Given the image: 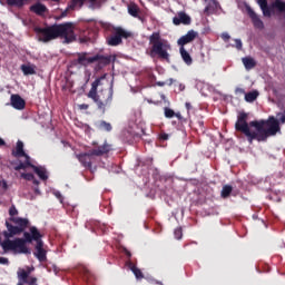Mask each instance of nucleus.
<instances>
[{
    "label": "nucleus",
    "mask_w": 285,
    "mask_h": 285,
    "mask_svg": "<svg viewBox=\"0 0 285 285\" xmlns=\"http://www.w3.org/2000/svg\"><path fill=\"white\" fill-rule=\"evenodd\" d=\"M235 130L244 135L248 144H253V141H266L268 137H275L282 131V127L275 116H269L267 120L248 122V114L240 112L235 122Z\"/></svg>",
    "instance_id": "f257e3e1"
},
{
    "label": "nucleus",
    "mask_w": 285,
    "mask_h": 285,
    "mask_svg": "<svg viewBox=\"0 0 285 285\" xmlns=\"http://www.w3.org/2000/svg\"><path fill=\"white\" fill-rule=\"evenodd\" d=\"M29 232L23 233L24 238H16L13 240L6 239L1 243V246L4 250V253H8V250H14L16 253H21L23 255H30V249L26 244H32V242H36V252L35 256L40 262H46L48 259L47 252L43 249V240H41V233L36 226H32L29 228Z\"/></svg>",
    "instance_id": "f03ea898"
},
{
    "label": "nucleus",
    "mask_w": 285,
    "mask_h": 285,
    "mask_svg": "<svg viewBox=\"0 0 285 285\" xmlns=\"http://www.w3.org/2000/svg\"><path fill=\"white\" fill-rule=\"evenodd\" d=\"M39 36V41L48 43L53 39H65V43H72L77 41V36L75 35V26L71 22H66L61 24H53L46 28L36 29Z\"/></svg>",
    "instance_id": "7ed1b4c3"
},
{
    "label": "nucleus",
    "mask_w": 285,
    "mask_h": 285,
    "mask_svg": "<svg viewBox=\"0 0 285 285\" xmlns=\"http://www.w3.org/2000/svg\"><path fill=\"white\" fill-rule=\"evenodd\" d=\"M104 79H106V76L96 78L87 94L88 99L94 100V104H96L98 110L102 111V115L106 114V108H110V106H112V97L115 95L112 86L110 88L99 90V86H101V81H104Z\"/></svg>",
    "instance_id": "20e7f679"
},
{
    "label": "nucleus",
    "mask_w": 285,
    "mask_h": 285,
    "mask_svg": "<svg viewBox=\"0 0 285 285\" xmlns=\"http://www.w3.org/2000/svg\"><path fill=\"white\" fill-rule=\"evenodd\" d=\"M149 43L151 46L150 55L157 56L158 59H164V61H170V53L169 50H173L170 42L165 39H161V35L159 32H154L149 37Z\"/></svg>",
    "instance_id": "39448f33"
},
{
    "label": "nucleus",
    "mask_w": 285,
    "mask_h": 285,
    "mask_svg": "<svg viewBox=\"0 0 285 285\" xmlns=\"http://www.w3.org/2000/svg\"><path fill=\"white\" fill-rule=\"evenodd\" d=\"M77 57L78 66H83V68H88L90 63H96V61L100 68H106V66H110V63L115 61V57L104 56L101 53H98L94 57H88V52H79L77 53Z\"/></svg>",
    "instance_id": "423d86ee"
},
{
    "label": "nucleus",
    "mask_w": 285,
    "mask_h": 285,
    "mask_svg": "<svg viewBox=\"0 0 285 285\" xmlns=\"http://www.w3.org/2000/svg\"><path fill=\"white\" fill-rule=\"evenodd\" d=\"M132 32L122 27H114L111 36L107 38L108 46L117 47L124 43V39H131Z\"/></svg>",
    "instance_id": "0eeeda50"
},
{
    "label": "nucleus",
    "mask_w": 285,
    "mask_h": 285,
    "mask_svg": "<svg viewBox=\"0 0 285 285\" xmlns=\"http://www.w3.org/2000/svg\"><path fill=\"white\" fill-rule=\"evenodd\" d=\"M95 157L96 156L91 149L87 153L77 155V159L80 161V164L83 166V168H88V170H90V168H92V160L95 159Z\"/></svg>",
    "instance_id": "6e6552de"
},
{
    "label": "nucleus",
    "mask_w": 285,
    "mask_h": 285,
    "mask_svg": "<svg viewBox=\"0 0 285 285\" xmlns=\"http://www.w3.org/2000/svg\"><path fill=\"white\" fill-rule=\"evenodd\" d=\"M196 37H199V33L195 30H189L185 36L177 40V43L179 48H184L187 43H193Z\"/></svg>",
    "instance_id": "1a4fd4ad"
},
{
    "label": "nucleus",
    "mask_w": 285,
    "mask_h": 285,
    "mask_svg": "<svg viewBox=\"0 0 285 285\" xmlns=\"http://www.w3.org/2000/svg\"><path fill=\"white\" fill-rule=\"evenodd\" d=\"M173 23L174 26H181V23L183 26H190L191 19L186 12L180 11L177 17L173 18Z\"/></svg>",
    "instance_id": "9d476101"
},
{
    "label": "nucleus",
    "mask_w": 285,
    "mask_h": 285,
    "mask_svg": "<svg viewBox=\"0 0 285 285\" xmlns=\"http://www.w3.org/2000/svg\"><path fill=\"white\" fill-rule=\"evenodd\" d=\"M247 13L249 19H252L254 28H257L258 30H264V21H262L259 16H257L252 8L247 9Z\"/></svg>",
    "instance_id": "9b49d317"
},
{
    "label": "nucleus",
    "mask_w": 285,
    "mask_h": 285,
    "mask_svg": "<svg viewBox=\"0 0 285 285\" xmlns=\"http://www.w3.org/2000/svg\"><path fill=\"white\" fill-rule=\"evenodd\" d=\"M110 150H112V145L108 144L107 141H105L104 145L91 149L92 154L96 157H104V155H108V153H110Z\"/></svg>",
    "instance_id": "f8f14e48"
},
{
    "label": "nucleus",
    "mask_w": 285,
    "mask_h": 285,
    "mask_svg": "<svg viewBox=\"0 0 285 285\" xmlns=\"http://www.w3.org/2000/svg\"><path fill=\"white\" fill-rule=\"evenodd\" d=\"M11 106L16 110H23L26 108V100L19 96V94L11 95Z\"/></svg>",
    "instance_id": "ddd939ff"
},
{
    "label": "nucleus",
    "mask_w": 285,
    "mask_h": 285,
    "mask_svg": "<svg viewBox=\"0 0 285 285\" xmlns=\"http://www.w3.org/2000/svg\"><path fill=\"white\" fill-rule=\"evenodd\" d=\"M10 222H12L13 224H16V226H18V228L20 230H22V233L26 232V228H28V226H30V220L28 218H22V217H10Z\"/></svg>",
    "instance_id": "4468645a"
},
{
    "label": "nucleus",
    "mask_w": 285,
    "mask_h": 285,
    "mask_svg": "<svg viewBox=\"0 0 285 285\" xmlns=\"http://www.w3.org/2000/svg\"><path fill=\"white\" fill-rule=\"evenodd\" d=\"M30 11L35 12L38 17H43L48 12V7L41 2H37L30 7Z\"/></svg>",
    "instance_id": "2eb2a0df"
},
{
    "label": "nucleus",
    "mask_w": 285,
    "mask_h": 285,
    "mask_svg": "<svg viewBox=\"0 0 285 285\" xmlns=\"http://www.w3.org/2000/svg\"><path fill=\"white\" fill-rule=\"evenodd\" d=\"M6 227L8 233H4V237H14V235H21V233H23L17 225L13 226L9 222H6Z\"/></svg>",
    "instance_id": "dca6fc26"
},
{
    "label": "nucleus",
    "mask_w": 285,
    "mask_h": 285,
    "mask_svg": "<svg viewBox=\"0 0 285 285\" xmlns=\"http://www.w3.org/2000/svg\"><path fill=\"white\" fill-rule=\"evenodd\" d=\"M179 52L184 63H186V66H193V57L188 50H186V47H179Z\"/></svg>",
    "instance_id": "f3484780"
},
{
    "label": "nucleus",
    "mask_w": 285,
    "mask_h": 285,
    "mask_svg": "<svg viewBox=\"0 0 285 285\" xmlns=\"http://www.w3.org/2000/svg\"><path fill=\"white\" fill-rule=\"evenodd\" d=\"M31 168H32L33 173H36V175H38L39 179H41L42 181H48V171L46 170V168L37 167L35 165Z\"/></svg>",
    "instance_id": "a211bd4d"
},
{
    "label": "nucleus",
    "mask_w": 285,
    "mask_h": 285,
    "mask_svg": "<svg viewBox=\"0 0 285 285\" xmlns=\"http://www.w3.org/2000/svg\"><path fill=\"white\" fill-rule=\"evenodd\" d=\"M13 157H28V154L23 150V141L18 140L16 145V150L12 151Z\"/></svg>",
    "instance_id": "6ab92c4d"
},
{
    "label": "nucleus",
    "mask_w": 285,
    "mask_h": 285,
    "mask_svg": "<svg viewBox=\"0 0 285 285\" xmlns=\"http://www.w3.org/2000/svg\"><path fill=\"white\" fill-rule=\"evenodd\" d=\"M243 65L245 66V70H253L257 66V61H255L252 57L242 58Z\"/></svg>",
    "instance_id": "aec40b11"
},
{
    "label": "nucleus",
    "mask_w": 285,
    "mask_h": 285,
    "mask_svg": "<svg viewBox=\"0 0 285 285\" xmlns=\"http://www.w3.org/2000/svg\"><path fill=\"white\" fill-rule=\"evenodd\" d=\"M97 128L105 132L112 131V125L110 122H107L106 120H100L99 122H97Z\"/></svg>",
    "instance_id": "412c9836"
},
{
    "label": "nucleus",
    "mask_w": 285,
    "mask_h": 285,
    "mask_svg": "<svg viewBox=\"0 0 285 285\" xmlns=\"http://www.w3.org/2000/svg\"><path fill=\"white\" fill-rule=\"evenodd\" d=\"M127 10L131 17H135V18L139 17V6H137V3L132 2L128 4Z\"/></svg>",
    "instance_id": "4be33fe9"
},
{
    "label": "nucleus",
    "mask_w": 285,
    "mask_h": 285,
    "mask_svg": "<svg viewBox=\"0 0 285 285\" xmlns=\"http://www.w3.org/2000/svg\"><path fill=\"white\" fill-rule=\"evenodd\" d=\"M24 163H20L18 166L14 167V170H26V168H32V163H30V156L24 157Z\"/></svg>",
    "instance_id": "5701e85b"
},
{
    "label": "nucleus",
    "mask_w": 285,
    "mask_h": 285,
    "mask_svg": "<svg viewBox=\"0 0 285 285\" xmlns=\"http://www.w3.org/2000/svg\"><path fill=\"white\" fill-rule=\"evenodd\" d=\"M233 193V186L230 185H225L223 186V189L220 191V197L223 199H228V197H230V194Z\"/></svg>",
    "instance_id": "b1692460"
},
{
    "label": "nucleus",
    "mask_w": 285,
    "mask_h": 285,
    "mask_svg": "<svg viewBox=\"0 0 285 285\" xmlns=\"http://www.w3.org/2000/svg\"><path fill=\"white\" fill-rule=\"evenodd\" d=\"M257 97H259V92L249 91V92L245 94V101H247V104H253V101H255V99H257Z\"/></svg>",
    "instance_id": "393cba45"
},
{
    "label": "nucleus",
    "mask_w": 285,
    "mask_h": 285,
    "mask_svg": "<svg viewBox=\"0 0 285 285\" xmlns=\"http://www.w3.org/2000/svg\"><path fill=\"white\" fill-rule=\"evenodd\" d=\"M7 4L16 8H23L26 0H7Z\"/></svg>",
    "instance_id": "a878e982"
},
{
    "label": "nucleus",
    "mask_w": 285,
    "mask_h": 285,
    "mask_svg": "<svg viewBox=\"0 0 285 285\" xmlns=\"http://www.w3.org/2000/svg\"><path fill=\"white\" fill-rule=\"evenodd\" d=\"M130 271L134 273L136 279H144V273L137 266L132 265Z\"/></svg>",
    "instance_id": "bb28decb"
},
{
    "label": "nucleus",
    "mask_w": 285,
    "mask_h": 285,
    "mask_svg": "<svg viewBox=\"0 0 285 285\" xmlns=\"http://www.w3.org/2000/svg\"><path fill=\"white\" fill-rule=\"evenodd\" d=\"M21 70L23 72V75H26V76H28V75H37V71L31 66L22 65L21 66Z\"/></svg>",
    "instance_id": "cd10ccee"
},
{
    "label": "nucleus",
    "mask_w": 285,
    "mask_h": 285,
    "mask_svg": "<svg viewBox=\"0 0 285 285\" xmlns=\"http://www.w3.org/2000/svg\"><path fill=\"white\" fill-rule=\"evenodd\" d=\"M174 237L175 239H181V237H184V230L181 229V227H177L174 230Z\"/></svg>",
    "instance_id": "c85d7f7f"
},
{
    "label": "nucleus",
    "mask_w": 285,
    "mask_h": 285,
    "mask_svg": "<svg viewBox=\"0 0 285 285\" xmlns=\"http://www.w3.org/2000/svg\"><path fill=\"white\" fill-rule=\"evenodd\" d=\"M94 8H101L102 3H106L108 0H88Z\"/></svg>",
    "instance_id": "c756f323"
},
{
    "label": "nucleus",
    "mask_w": 285,
    "mask_h": 285,
    "mask_svg": "<svg viewBox=\"0 0 285 285\" xmlns=\"http://www.w3.org/2000/svg\"><path fill=\"white\" fill-rule=\"evenodd\" d=\"M165 117H166L167 119H173V117H175V110H173V109L166 107V108H165Z\"/></svg>",
    "instance_id": "7c9ffc66"
},
{
    "label": "nucleus",
    "mask_w": 285,
    "mask_h": 285,
    "mask_svg": "<svg viewBox=\"0 0 285 285\" xmlns=\"http://www.w3.org/2000/svg\"><path fill=\"white\" fill-rule=\"evenodd\" d=\"M83 3H86V0H72L70 8L71 10H75L76 6H79L81 8Z\"/></svg>",
    "instance_id": "2f4dec72"
},
{
    "label": "nucleus",
    "mask_w": 285,
    "mask_h": 285,
    "mask_svg": "<svg viewBox=\"0 0 285 285\" xmlns=\"http://www.w3.org/2000/svg\"><path fill=\"white\" fill-rule=\"evenodd\" d=\"M20 177L22 178V179H26V181H32V179H35V176L32 175V174H30V173H22L21 175H20Z\"/></svg>",
    "instance_id": "473e14b6"
},
{
    "label": "nucleus",
    "mask_w": 285,
    "mask_h": 285,
    "mask_svg": "<svg viewBox=\"0 0 285 285\" xmlns=\"http://www.w3.org/2000/svg\"><path fill=\"white\" fill-rule=\"evenodd\" d=\"M175 82V80L173 78H170L169 80H167V82H164V81H158L156 82V86H159L160 88H163V86H173V83Z\"/></svg>",
    "instance_id": "72a5a7b5"
},
{
    "label": "nucleus",
    "mask_w": 285,
    "mask_h": 285,
    "mask_svg": "<svg viewBox=\"0 0 285 285\" xmlns=\"http://www.w3.org/2000/svg\"><path fill=\"white\" fill-rule=\"evenodd\" d=\"M9 215H10V217H14L16 215H19V210H17V207H14V205H12L9 208Z\"/></svg>",
    "instance_id": "f704fd0d"
},
{
    "label": "nucleus",
    "mask_w": 285,
    "mask_h": 285,
    "mask_svg": "<svg viewBox=\"0 0 285 285\" xmlns=\"http://www.w3.org/2000/svg\"><path fill=\"white\" fill-rule=\"evenodd\" d=\"M235 41V48L237 49V50H242V48H243V43H242V39H235L234 40Z\"/></svg>",
    "instance_id": "c9c22d12"
},
{
    "label": "nucleus",
    "mask_w": 285,
    "mask_h": 285,
    "mask_svg": "<svg viewBox=\"0 0 285 285\" xmlns=\"http://www.w3.org/2000/svg\"><path fill=\"white\" fill-rule=\"evenodd\" d=\"M235 95L237 96L246 95V90H244V88L238 87L235 89Z\"/></svg>",
    "instance_id": "e433bc0d"
},
{
    "label": "nucleus",
    "mask_w": 285,
    "mask_h": 285,
    "mask_svg": "<svg viewBox=\"0 0 285 285\" xmlns=\"http://www.w3.org/2000/svg\"><path fill=\"white\" fill-rule=\"evenodd\" d=\"M159 139H161L163 141H168L169 136H168V134L163 132V134H160Z\"/></svg>",
    "instance_id": "4c0bfd02"
},
{
    "label": "nucleus",
    "mask_w": 285,
    "mask_h": 285,
    "mask_svg": "<svg viewBox=\"0 0 285 285\" xmlns=\"http://www.w3.org/2000/svg\"><path fill=\"white\" fill-rule=\"evenodd\" d=\"M222 39L224 40V41H228L229 39H230V35H228V32H224V33H222Z\"/></svg>",
    "instance_id": "58836bf2"
},
{
    "label": "nucleus",
    "mask_w": 285,
    "mask_h": 285,
    "mask_svg": "<svg viewBox=\"0 0 285 285\" xmlns=\"http://www.w3.org/2000/svg\"><path fill=\"white\" fill-rule=\"evenodd\" d=\"M277 117H279L281 124H285V115H284V114L278 112V114H277Z\"/></svg>",
    "instance_id": "ea45409f"
},
{
    "label": "nucleus",
    "mask_w": 285,
    "mask_h": 285,
    "mask_svg": "<svg viewBox=\"0 0 285 285\" xmlns=\"http://www.w3.org/2000/svg\"><path fill=\"white\" fill-rule=\"evenodd\" d=\"M80 110H88L90 108L89 105L82 104L79 106Z\"/></svg>",
    "instance_id": "a19ab883"
},
{
    "label": "nucleus",
    "mask_w": 285,
    "mask_h": 285,
    "mask_svg": "<svg viewBox=\"0 0 285 285\" xmlns=\"http://www.w3.org/2000/svg\"><path fill=\"white\" fill-rule=\"evenodd\" d=\"M0 264H8V258L0 257Z\"/></svg>",
    "instance_id": "79ce46f5"
},
{
    "label": "nucleus",
    "mask_w": 285,
    "mask_h": 285,
    "mask_svg": "<svg viewBox=\"0 0 285 285\" xmlns=\"http://www.w3.org/2000/svg\"><path fill=\"white\" fill-rule=\"evenodd\" d=\"M132 139H141V135L139 134H132Z\"/></svg>",
    "instance_id": "37998d69"
},
{
    "label": "nucleus",
    "mask_w": 285,
    "mask_h": 285,
    "mask_svg": "<svg viewBox=\"0 0 285 285\" xmlns=\"http://www.w3.org/2000/svg\"><path fill=\"white\" fill-rule=\"evenodd\" d=\"M31 181L35 186H39V180L35 178V176H33V179H31Z\"/></svg>",
    "instance_id": "c03bdc74"
},
{
    "label": "nucleus",
    "mask_w": 285,
    "mask_h": 285,
    "mask_svg": "<svg viewBox=\"0 0 285 285\" xmlns=\"http://www.w3.org/2000/svg\"><path fill=\"white\" fill-rule=\"evenodd\" d=\"M125 255L127 256V257H132V254L130 253V250H128V249H125Z\"/></svg>",
    "instance_id": "a18cd8bd"
},
{
    "label": "nucleus",
    "mask_w": 285,
    "mask_h": 285,
    "mask_svg": "<svg viewBox=\"0 0 285 285\" xmlns=\"http://www.w3.org/2000/svg\"><path fill=\"white\" fill-rule=\"evenodd\" d=\"M63 17H68V10H65V11L61 13L60 18L63 19Z\"/></svg>",
    "instance_id": "49530a36"
},
{
    "label": "nucleus",
    "mask_w": 285,
    "mask_h": 285,
    "mask_svg": "<svg viewBox=\"0 0 285 285\" xmlns=\"http://www.w3.org/2000/svg\"><path fill=\"white\" fill-rule=\"evenodd\" d=\"M175 117H177V119L179 120V121H181V119H184L183 117H181V114H175Z\"/></svg>",
    "instance_id": "de8ad7c7"
},
{
    "label": "nucleus",
    "mask_w": 285,
    "mask_h": 285,
    "mask_svg": "<svg viewBox=\"0 0 285 285\" xmlns=\"http://www.w3.org/2000/svg\"><path fill=\"white\" fill-rule=\"evenodd\" d=\"M6 146V140H3V138H0V148Z\"/></svg>",
    "instance_id": "09e8293b"
},
{
    "label": "nucleus",
    "mask_w": 285,
    "mask_h": 285,
    "mask_svg": "<svg viewBox=\"0 0 285 285\" xmlns=\"http://www.w3.org/2000/svg\"><path fill=\"white\" fill-rule=\"evenodd\" d=\"M185 106H186L187 110H190V108H193V105H190V102H186Z\"/></svg>",
    "instance_id": "8fccbe9b"
},
{
    "label": "nucleus",
    "mask_w": 285,
    "mask_h": 285,
    "mask_svg": "<svg viewBox=\"0 0 285 285\" xmlns=\"http://www.w3.org/2000/svg\"><path fill=\"white\" fill-rule=\"evenodd\" d=\"M149 77H150V79H155V75L154 73H150Z\"/></svg>",
    "instance_id": "3c124183"
},
{
    "label": "nucleus",
    "mask_w": 285,
    "mask_h": 285,
    "mask_svg": "<svg viewBox=\"0 0 285 285\" xmlns=\"http://www.w3.org/2000/svg\"><path fill=\"white\" fill-rule=\"evenodd\" d=\"M56 196H57V197H61V194H60V193H57Z\"/></svg>",
    "instance_id": "603ef678"
},
{
    "label": "nucleus",
    "mask_w": 285,
    "mask_h": 285,
    "mask_svg": "<svg viewBox=\"0 0 285 285\" xmlns=\"http://www.w3.org/2000/svg\"><path fill=\"white\" fill-rule=\"evenodd\" d=\"M92 146H97V142H92Z\"/></svg>",
    "instance_id": "864d4df0"
},
{
    "label": "nucleus",
    "mask_w": 285,
    "mask_h": 285,
    "mask_svg": "<svg viewBox=\"0 0 285 285\" xmlns=\"http://www.w3.org/2000/svg\"><path fill=\"white\" fill-rule=\"evenodd\" d=\"M202 57L204 58V57H205V55H204V53H202Z\"/></svg>",
    "instance_id": "5fc2aeb1"
},
{
    "label": "nucleus",
    "mask_w": 285,
    "mask_h": 285,
    "mask_svg": "<svg viewBox=\"0 0 285 285\" xmlns=\"http://www.w3.org/2000/svg\"><path fill=\"white\" fill-rule=\"evenodd\" d=\"M52 1H59V0H52Z\"/></svg>",
    "instance_id": "6e6d98bb"
}]
</instances>
